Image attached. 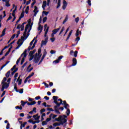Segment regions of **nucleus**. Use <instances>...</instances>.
I'll return each instance as SVG.
<instances>
[{
    "instance_id": "nucleus-36",
    "label": "nucleus",
    "mask_w": 129,
    "mask_h": 129,
    "mask_svg": "<svg viewBox=\"0 0 129 129\" xmlns=\"http://www.w3.org/2000/svg\"><path fill=\"white\" fill-rule=\"evenodd\" d=\"M46 111V109L43 108L40 110V113L41 114H42L43 112H45Z\"/></svg>"
},
{
    "instance_id": "nucleus-22",
    "label": "nucleus",
    "mask_w": 129,
    "mask_h": 129,
    "mask_svg": "<svg viewBox=\"0 0 129 129\" xmlns=\"http://www.w3.org/2000/svg\"><path fill=\"white\" fill-rule=\"evenodd\" d=\"M24 17H25V11H23L22 12V13L21 14V15H20L19 18H20V19L22 20V19H23V18H24Z\"/></svg>"
},
{
    "instance_id": "nucleus-10",
    "label": "nucleus",
    "mask_w": 129,
    "mask_h": 129,
    "mask_svg": "<svg viewBox=\"0 0 129 129\" xmlns=\"http://www.w3.org/2000/svg\"><path fill=\"white\" fill-rule=\"evenodd\" d=\"M2 84V86L5 87V89H8V88H9V86H10V83H4Z\"/></svg>"
},
{
    "instance_id": "nucleus-44",
    "label": "nucleus",
    "mask_w": 129,
    "mask_h": 129,
    "mask_svg": "<svg viewBox=\"0 0 129 129\" xmlns=\"http://www.w3.org/2000/svg\"><path fill=\"white\" fill-rule=\"evenodd\" d=\"M41 23H42V17L40 16V19H39V21L38 22V25H41Z\"/></svg>"
},
{
    "instance_id": "nucleus-15",
    "label": "nucleus",
    "mask_w": 129,
    "mask_h": 129,
    "mask_svg": "<svg viewBox=\"0 0 129 129\" xmlns=\"http://www.w3.org/2000/svg\"><path fill=\"white\" fill-rule=\"evenodd\" d=\"M63 118H62V120H63L64 123H66L67 122V116L66 115H63Z\"/></svg>"
},
{
    "instance_id": "nucleus-1",
    "label": "nucleus",
    "mask_w": 129,
    "mask_h": 129,
    "mask_svg": "<svg viewBox=\"0 0 129 129\" xmlns=\"http://www.w3.org/2000/svg\"><path fill=\"white\" fill-rule=\"evenodd\" d=\"M30 25H31V19H30V21L28 22V24H27L25 27L24 32L23 33L24 36H21V39H20L21 40L25 41V40H27L29 36H30V33L28 32L27 35V32H28V29L30 28Z\"/></svg>"
},
{
    "instance_id": "nucleus-53",
    "label": "nucleus",
    "mask_w": 129,
    "mask_h": 129,
    "mask_svg": "<svg viewBox=\"0 0 129 129\" xmlns=\"http://www.w3.org/2000/svg\"><path fill=\"white\" fill-rule=\"evenodd\" d=\"M63 57H64L63 55H60V56H59L58 57V60H59V61H61V59H62V58H63Z\"/></svg>"
},
{
    "instance_id": "nucleus-16",
    "label": "nucleus",
    "mask_w": 129,
    "mask_h": 129,
    "mask_svg": "<svg viewBox=\"0 0 129 129\" xmlns=\"http://www.w3.org/2000/svg\"><path fill=\"white\" fill-rule=\"evenodd\" d=\"M54 111L56 113H58V114H61V112L59 111V109L57 108V106H54Z\"/></svg>"
},
{
    "instance_id": "nucleus-47",
    "label": "nucleus",
    "mask_w": 129,
    "mask_h": 129,
    "mask_svg": "<svg viewBox=\"0 0 129 129\" xmlns=\"http://www.w3.org/2000/svg\"><path fill=\"white\" fill-rule=\"evenodd\" d=\"M19 93H20L21 94H22V93H24V89H21L20 91H19Z\"/></svg>"
},
{
    "instance_id": "nucleus-24",
    "label": "nucleus",
    "mask_w": 129,
    "mask_h": 129,
    "mask_svg": "<svg viewBox=\"0 0 129 129\" xmlns=\"http://www.w3.org/2000/svg\"><path fill=\"white\" fill-rule=\"evenodd\" d=\"M9 63H10V61H8L6 62V63L4 64L2 67H1V70H2V69L6 67V66H7V65H8V64H9Z\"/></svg>"
},
{
    "instance_id": "nucleus-42",
    "label": "nucleus",
    "mask_w": 129,
    "mask_h": 129,
    "mask_svg": "<svg viewBox=\"0 0 129 129\" xmlns=\"http://www.w3.org/2000/svg\"><path fill=\"white\" fill-rule=\"evenodd\" d=\"M59 62L60 61L59 60L56 59L53 61V63H55V64H58V63H59Z\"/></svg>"
},
{
    "instance_id": "nucleus-43",
    "label": "nucleus",
    "mask_w": 129,
    "mask_h": 129,
    "mask_svg": "<svg viewBox=\"0 0 129 129\" xmlns=\"http://www.w3.org/2000/svg\"><path fill=\"white\" fill-rule=\"evenodd\" d=\"M42 14H44L45 16H48L49 12L43 11Z\"/></svg>"
},
{
    "instance_id": "nucleus-5",
    "label": "nucleus",
    "mask_w": 129,
    "mask_h": 129,
    "mask_svg": "<svg viewBox=\"0 0 129 129\" xmlns=\"http://www.w3.org/2000/svg\"><path fill=\"white\" fill-rule=\"evenodd\" d=\"M22 40H21V39H19L18 40L17 42V44L18 45V46L16 47L15 50H18V49H19L20 47H21V46L23 45V43H24V42L23 41L22 42ZM20 42H21L20 44Z\"/></svg>"
},
{
    "instance_id": "nucleus-34",
    "label": "nucleus",
    "mask_w": 129,
    "mask_h": 129,
    "mask_svg": "<svg viewBox=\"0 0 129 129\" xmlns=\"http://www.w3.org/2000/svg\"><path fill=\"white\" fill-rule=\"evenodd\" d=\"M21 105L22 106H25V105H26V102H25L24 101L21 100Z\"/></svg>"
},
{
    "instance_id": "nucleus-19",
    "label": "nucleus",
    "mask_w": 129,
    "mask_h": 129,
    "mask_svg": "<svg viewBox=\"0 0 129 129\" xmlns=\"http://www.w3.org/2000/svg\"><path fill=\"white\" fill-rule=\"evenodd\" d=\"M48 32H49V27H48L46 29V30H45V32L44 34V38H47V34H48Z\"/></svg>"
},
{
    "instance_id": "nucleus-50",
    "label": "nucleus",
    "mask_w": 129,
    "mask_h": 129,
    "mask_svg": "<svg viewBox=\"0 0 129 129\" xmlns=\"http://www.w3.org/2000/svg\"><path fill=\"white\" fill-rule=\"evenodd\" d=\"M47 124V122L46 121H43L42 122V125H46Z\"/></svg>"
},
{
    "instance_id": "nucleus-56",
    "label": "nucleus",
    "mask_w": 129,
    "mask_h": 129,
    "mask_svg": "<svg viewBox=\"0 0 129 129\" xmlns=\"http://www.w3.org/2000/svg\"><path fill=\"white\" fill-rule=\"evenodd\" d=\"M55 121H62V120L61 119H60L59 117H58L57 118H56L55 119Z\"/></svg>"
},
{
    "instance_id": "nucleus-62",
    "label": "nucleus",
    "mask_w": 129,
    "mask_h": 129,
    "mask_svg": "<svg viewBox=\"0 0 129 129\" xmlns=\"http://www.w3.org/2000/svg\"><path fill=\"white\" fill-rule=\"evenodd\" d=\"M56 53V51L51 50L50 51V54H55Z\"/></svg>"
},
{
    "instance_id": "nucleus-2",
    "label": "nucleus",
    "mask_w": 129,
    "mask_h": 129,
    "mask_svg": "<svg viewBox=\"0 0 129 129\" xmlns=\"http://www.w3.org/2000/svg\"><path fill=\"white\" fill-rule=\"evenodd\" d=\"M52 99H53V102L56 104V106H56V108H58V107H60V105H61V104H63V103H58V96H53L52 97Z\"/></svg>"
},
{
    "instance_id": "nucleus-9",
    "label": "nucleus",
    "mask_w": 129,
    "mask_h": 129,
    "mask_svg": "<svg viewBox=\"0 0 129 129\" xmlns=\"http://www.w3.org/2000/svg\"><path fill=\"white\" fill-rule=\"evenodd\" d=\"M12 49H13V45H11L8 51L5 53V56H4L5 57H6V56H8V55H9V54H10V53L11 52V51L12 50Z\"/></svg>"
},
{
    "instance_id": "nucleus-28",
    "label": "nucleus",
    "mask_w": 129,
    "mask_h": 129,
    "mask_svg": "<svg viewBox=\"0 0 129 129\" xmlns=\"http://www.w3.org/2000/svg\"><path fill=\"white\" fill-rule=\"evenodd\" d=\"M46 55H47V51L46 50V49H44L43 51V55H42V57L45 58V57H46Z\"/></svg>"
},
{
    "instance_id": "nucleus-40",
    "label": "nucleus",
    "mask_w": 129,
    "mask_h": 129,
    "mask_svg": "<svg viewBox=\"0 0 129 129\" xmlns=\"http://www.w3.org/2000/svg\"><path fill=\"white\" fill-rule=\"evenodd\" d=\"M46 110L49 111H54V110L52 108H47Z\"/></svg>"
},
{
    "instance_id": "nucleus-55",
    "label": "nucleus",
    "mask_w": 129,
    "mask_h": 129,
    "mask_svg": "<svg viewBox=\"0 0 129 129\" xmlns=\"http://www.w3.org/2000/svg\"><path fill=\"white\" fill-rule=\"evenodd\" d=\"M22 79H20L19 81H18V85H21L22 84Z\"/></svg>"
},
{
    "instance_id": "nucleus-39",
    "label": "nucleus",
    "mask_w": 129,
    "mask_h": 129,
    "mask_svg": "<svg viewBox=\"0 0 129 129\" xmlns=\"http://www.w3.org/2000/svg\"><path fill=\"white\" fill-rule=\"evenodd\" d=\"M42 84H44V86H45L46 88H49V85H48V84L46 83L43 82Z\"/></svg>"
},
{
    "instance_id": "nucleus-12",
    "label": "nucleus",
    "mask_w": 129,
    "mask_h": 129,
    "mask_svg": "<svg viewBox=\"0 0 129 129\" xmlns=\"http://www.w3.org/2000/svg\"><path fill=\"white\" fill-rule=\"evenodd\" d=\"M41 56H42V54H41L40 56L38 57H34V60L35 63H38L39 61H40V58H41Z\"/></svg>"
},
{
    "instance_id": "nucleus-6",
    "label": "nucleus",
    "mask_w": 129,
    "mask_h": 129,
    "mask_svg": "<svg viewBox=\"0 0 129 129\" xmlns=\"http://www.w3.org/2000/svg\"><path fill=\"white\" fill-rule=\"evenodd\" d=\"M62 104H61L62 105H63L64 106V108L66 109H67V107H70V105H69V104H68V103H67V102H66V100H64L62 101Z\"/></svg>"
},
{
    "instance_id": "nucleus-49",
    "label": "nucleus",
    "mask_w": 129,
    "mask_h": 129,
    "mask_svg": "<svg viewBox=\"0 0 129 129\" xmlns=\"http://www.w3.org/2000/svg\"><path fill=\"white\" fill-rule=\"evenodd\" d=\"M61 6V3H60V2L57 3V6L56 7V9H59V8H60Z\"/></svg>"
},
{
    "instance_id": "nucleus-7",
    "label": "nucleus",
    "mask_w": 129,
    "mask_h": 129,
    "mask_svg": "<svg viewBox=\"0 0 129 129\" xmlns=\"http://www.w3.org/2000/svg\"><path fill=\"white\" fill-rule=\"evenodd\" d=\"M76 64H77V59H76V58L74 57L73 58V63L70 66V67H72V66H76Z\"/></svg>"
},
{
    "instance_id": "nucleus-25",
    "label": "nucleus",
    "mask_w": 129,
    "mask_h": 129,
    "mask_svg": "<svg viewBox=\"0 0 129 129\" xmlns=\"http://www.w3.org/2000/svg\"><path fill=\"white\" fill-rule=\"evenodd\" d=\"M18 70H19V68H17L14 71H13L11 73V75H12V76H13V75L15 74V73H16V72H17L18 71Z\"/></svg>"
},
{
    "instance_id": "nucleus-14",
    "label": "nucleus",
    "mask_w": 129,
    "mask_h": 129,
    "mask_svg": "<svg viewBox=\"0 0 129 129\" xmlns=\"http://www.w3.org/2000/svg\"><path fill=\"white\" fill-rule=\"evenodd\" d=\"M41 52H42V48L40 47L38 49V53H35V57H37V56H40V54H41Z\"/></svg>"
},
{
    "instance_id": "nucleus-45",
    "label": "nucleus",
    "mask_w": 129,
    "mask_h": 129,
    "mask_svg": "<svg viewBox=\"0 0 129 129\" xmlns=\"http://www.w3.org/2000/svg\"><path fill=\"white\" fill-rule=\"evenodd\" d=\"M47 17H45L43 18V23H46V22H47Z\"/></svg>"
},
{
    "instance_id": "nucleus-33",
    "label": "nucleus",
    "mask_w": 129,
    "mask_h": 129,
    "mask_svg": "<svg viewBox=\"0 0 129 129\" xmlns=\"http://www.w3.org/2000/svg\"><path fill=\"white\" fill-rule=\"evenodd\" d=\"M21 56L17 59L16 61V65H19V63H20V61H21Z\"/></svg>"
},
{
    "instance_id": "nucleus-11",
    "label": "nucleus",
    "mask_w": 129,
    "mask_h": 129,
    "mask_svg": "<svg viewBox=\"0 0 129 129\" xmlns=\"http://www.w3.org/2000/svg\"><path fill=\"white\" fill-rule=\"evenodd\" d=\"M66 8H67V2H66V1H65V0H63V5H62V9L66 10Z\"/></svg>"
},
{
    "instance_id": "nucleus-3",
    "label": "nucleus",
    "mask_w": 129,
    "mask_h": 129,
    "mask_svg": "<svg viewBox=\"0 0 129 129\" xmlns=\"http://www.w3.org/2000/svg\"><path fill=\"white\" fill-rule=\"evenodd\" d=\"M23 55V57L22 58L21 62V65H23L24 64V62H25V58L27 57V49H25L23 53L21 55V57Z\"/></svg>"
},
{
    "instance_id": "nucleus-30",
    "label": "nucleus",
    "mask_w": 129,
    "mask_h": 129,
    "mask_svg": "<svg viewBox=\"0 0 129 129\" xmlns=\"http://www.w3.org/2000/svg\"><path fill=\"white\" fill-rule=\"evenodd\" d=\"M67 21H68V15H66V18L63 20L62 24H64L66 23V22H67Z\"/></svg>"
},
{
    "instance_id": "nucleus-59",
    "label": "nucleus",
    "mask_w": 129,
    "mask_h": 129,
    "mask_svg": "<svg viewBox=\"0 0 129 129\" xmlns=\"http://www.w3.org/2000/svg\"><path fill=\"white\" fill-rule=\"evenodd\" d=\"M32 111L33 112H37V108L34 107Z\"/></svg>"
},
{
    "instance_id": "nucleus-13",
    "label": "nucleus",
    "mask_w": 129,
    "mask_h": 129,
    "mask_svg": "<svg viewBox=\"0 0 129 129\" xmlns=\"http://www.w3.org/2000/svg\"><path fill=\"white\" fill-rule=\"evenodd\" d=\"M60 29H61V26H59L58 28L55 29L52 31L53 34H56L58 33V31H59Z\"/></svg>"
},
{
    "instance_id": "nucleus-29",
    "label": "nucleus",
    "mask_w": 129,
    "mask_h": 129,
    "mask_svg": "<svg viewBox=\"0 0 129 129\" xmlns=\"http://www.w3.org/2000/svg\"><path fill=\"white\" fill-rule=\"evenodd\" d=\"M11 74V71H9L6 74V76L7 78H9L10 77V74Z\"/></svg>"
},
{
    "instance_id": "nucleus-61",
    "label": "nucleus",
    "mask_w": 129,
    "mask_h": 129,
    "mask_svg": "<svg viewBox=\"0 0 129 129\" xmlns=\"http://www.w3.org/2000/svg\"><path fill=\"white\" fill-rule=\"evenodd\" d=\"M44 99H45L46 100H49V99H50V98L47 96H45L44 97Z\"/></svg>"
},
{
    "instance_id": "nucleus-51",
    "label": "nucleus",
    "mask_w": 129,
    "mask_h": 129,
    "mask_svg": "<svg viewBox=\"0 0 129 129\" xmlns=\"http://www.w3.org/2000/svg\"><path fill=\"white\" fill-rule=\"evenodd\" d=\"M36 4V1H34L32 4H31V8H34V6Z\"/></svg>"
},
{
    "instance_id": "nucleus-31",
    "label": "nucleus",
    "mask_w": 129,
    "mask_h": 129,
    "mask_svg": "<svg viewBox=\"0 0 129 129\" xmlns=\"http://www.w3.org/2000/svg\"><path fill=\"white\" fill-rule=\"evenodd\" d=\"M6 7H11V4H10V1H7V2H6Z\"/></svg>"
},
{
    "instance_id": "nucleus-20",
    "label": "nucleus",
    "mask_w": 129,
    "mask_h": 129,
    "mask_svg": "<svg viewBox=\"0 0 129 129\" xmlns=\"http://www.w3.org/2000/svg\"><path fill=\"white\" fill-rule=\"evenodd\" d=\"M38 31H40V33H42V31H43V26L39 25L38 28Z\"/></svg>"
},
{
    "instance_id": "nucleus-46",
    "label": "nucleus",
    "mask_w": 129,
    "mask_h": 129,
    "mask_svg": "<svg viewBox=\"0 0 129 129\" xmlns=\"http://www.w3.org/2000/svg\"><path fill=\"white\" fill-rule=\"evenodd\" d=\"M51 120H52V118H47L46 119V122H49V121H50Z\"/></svg>"
},
{
    "instance_id": "nucleus-21",
    "label": "nucleus",
    "mask_w": 129,
    "mask_h": 129,
    "mask_svg": "<svg viewBox=\"0 0 129 129\" xmlns=\"http://www.w3.org/2000/svg\"><path fill=\"white\" fill-rule=\"evenodd\" d=\"M67 111L66 112V113H67V115L68 116H69V115H70V109L68 108V107H67Z\"/></svg>"
},
{
    "instance_id": "nucleus-52",
    "label": "nucleus",
    "mask_w": 129,
    "mask_h": 129,
    "mask_svg": "<svg viewBox=\"0 0 129 129\" xmlns=\"http://www.w3.org/2000/svg\"><path fill=\"white\" fill-rule=\"evenodd\" d=\"M73 32V30H71V31L70 32V33H69V34L68 35L69 37H71V35H72Z\"/></svg>"
},
{
    "instance_id": "nucleus-63",
    "label": "nucleus",
    "mask_w": 129,
    "mask_h": 129,
    "mask_svg": "<svg viewBox=\"0 0 129 129\" xmlns=\"http://www.w3.org/2000/svg\"><path fill=\"white\" fill-rule=\"evenodd\" d=\"M55 37H52L50 38V41H51V42H54L55 41Z\"/></svg>"
},
{
    "instance_id": "nucleus-35",
    "label": "nucleus",
    "mask_w": 129,
    "mask_h": 129,
    "mask_svg": "<svg viewBox=\"0 0 129 129\" xmlns=\"http://www.w3.org/2000/svg\"><path fill=\"white\" fill-rule=\"evenodd\" d=\"M6 81H7V78L4 77L3 80L2 81V84L5 83Z\"/></svg>"
},
{
    "instance_id": "nucleus-54",
    "label": "nucleus",
    "mask_w": 129,
    "mask_h": 129,
    "mask_svg": "<svg viewBox=\"0 0 129 129\" xmlns=\"http://www.w3.org/2000/svg\"><path fill=\"white\" fill-rule=\"evenodd\" d=\"M87 4L89 5V6H91V0H88Z\"/></svg>"
},
{
    "instance_id": "nucleus-60",
    "label": "nucleus",
    "mask_w": 129,
    "mask_h": 129,
    "mask_svg": "<svg viewBox=\"0 0 129 129\" xmlns=\"http://www.w3.org/2000/svg\"><path fill=\"white\" fill-rule=\"evenodd\" d=\"M35 99L36 100H39V99H41V97L40 96H37L35 98Z\"/></svg>"
},
{
    "instance_id": "nucleus-64",
    "label": "nucleus",
    "mask_w": 129,
    "mask_h": 129,
    "mask_svg": "<svg viewBox=\"0 0 129 129\" xmlns=\"http://www.w3.org/2000/svg\"><path fill=\"white\" fill-rule=\"evenodd\" d=\"M7 129H10V123H8L6 126Z\"/></svg>"
},
{
    "instance_id": "nucleus-4",
    "label": "nucleus",
    "mask_w": 129,
    "mask_h": 129,
    "mask_svg": "<svg viewBox=\"0 0 129 129\" xmlns=\"http://www.w3.org/2000/svg\"><path fill=\"white\" fill-rule=\"evenodd\" d=\"M44 40L41 41V47H43V46L47 45V43H48V37L45 38Z\"/></svg>"
},
{
    "instance_id": "nucleus-37",
    "label": "nucleus",
    "mask_w": 129,
    "mask_h": 129,
    "mask_svg": "<svg viewBox=\"0 0 129 129\" xmlns=\"http://www.w3.org/2000/svg\"><path fill=\"white\" fill-rule=\"evenodd\" d=\"M74 53V57H77V54H78V51L77 50H76Z\"/></svg>"
},
{
    "instance_id": "nucleus-32",
    "label": "nucleus",
    "mask_w": 129,
    "mask_h": 129,
    "mask_svg": "<svg viewBox=\"0 0 129 129\" xmlns=\"http://www.w3.org/2000/svg\"><path fill=\"white\" fill-rule=\"evenodd\" d=\"M35 75V73H32L31 75H29V76H28L27 78L28 79H30V78H31V77H32V76H34V75Z\"/></svg>"
},
{
    "instance_id": "nucleus-27",
    "label": "nucleus",
    "mask_w": 129,
    "mask_h": 129,
    "mask_svg": "<svg viewBox=\"0 0 129 129\" xmlns=\"http://www.w3.org/2000/svg\"><path fill=\"white\" fill-rule=\"evenodd\" d=\"M46 6H47V1H44L43 2V5L42 6V8H46Z\"/></svg>"
},
{
    "instance_id": "nucleus-17",
    "label": "nucleus",
    "mask_w": 129,
    "mask_h": 129,
    "mask_svg": "<svg viewBox=\"0 0 129 129\" xmlns=\"http://www.w3.org/2000/svg\"><path fill=\"white\" fill-rule=\"evenodd\" d=\"M35 53H36V49H34L32 51H31L29 52V55H30V56H34V54H35Z\"/></svg>"
},
{
    "instance_id": "nucleus-8",
    "label": "nucleus",
    "mask_w": 129,
    "mask_h": 129,
    "mask_svg": "<svg viewBox=\"0 0 129 129\" xmlns=\"http://www.w3.org/2000/svg\"><path fill=\"white\" fill-rule=\"evenodd\" d=\"M34 13V17H36L38 13H39V11L38 10V7L37 6H34V10L33 11Z\"/></svg>"
},
{
    "instance_id": "nucleus-23",
    "label": "nucleus",
    "mask_w": 129,
    "mask_h": 129,
    "mask_svg": "<svg viewBox=\"0 0 129 129\" xmlns=\"http://www.w3.org/2000/svg\"><path fill=\"white\" fill-rule=\"evenodd\" d=\"M7 30V28H5L2 31V34L1 35V37H4L5 35H6V31Z\"/></svg>"
},
{
    "instance_id": "nucleus-58",
    "label": "nucleus",
    "mask_w": 129,
    "mask_h": 129,
    "mask_svg": "<svg viewBox=\"0 0 129 129\" xmlns=\"http://www.w3.org/2000/svg\"><path fill=\"white\" fill-rule=\"evenodd\" d=\"M75 22L76 23H78V22H79V17H77L76 19H75Z\"/></svg>"
},
{
    "instance_id": "nucleus-38",
    "label": "nucleus",
    "mask_w": 129,
    "mask_h": 129,
    "mask_svg": "<svg viewBox=\"0 0 129 129\" xmlns=\"http://www.w3.org/2000/svg\"><path fill=\"white\" fill-rule=\"evenodd\" d=\"M79 36V29L77 30L76 33V37H78Z\"/></svg>"
},
{
    "instance_id": "nucleus-18",
    "label": "nucleus",
    "mask_w": 129,
    "mask_h": 129,
    "mask_svg": "<svg viewBox=\"0 0 129 129\" xmlns=\"http://www.w3.org/2000/svg\"><path fill=\"white\" fill-rule=\"evenodd\" d=\"M21 28H25V26L24 25V24H22L21 25V24L18 25V26L17 27L16 29L19 30V29H21Z\"/></svg>"
},
{
    "instance_id": "nucleus-57",
    "label": "nucleus",
    "mask_w": 129,
    "mask_h": 129,
    "mask_svg": "<svg viewBox=\"0 0 129 129\" xmlns=\"http://www.w3.org/2000/svg\"><path fill=\"white\" fill-rule=\"evenodd\" d=\"M15 37H16V34H14L11 37V40H14L15 39Z\"/></svg>"
},
{
    "instance_id": "nucleus-41",
    "label": "nucleus",
    "mask_w": 129,
    "mask_h": 129,
    "mask_svg": "<svg viewBox=\"0 0 129 129\" xmlns=\"http://www.w3.org/2000/svg\"><path fill=\"white\" fill-rule=\"evenodd\" d=\"M26 124H27V122H24V123L21 124L20 126H22V127H25V126H26Z\"/></svg>"
},
{
    "instance_id": "nucleus-26",
    "label": "nucleus",
    "mask_w": 129,
    "mask_h": 129,
    "mask_svg": "<svg viewBox=\"0 0 129 129\" xmlns=\"http://www.w3.org/2000/svg\"><path fill=\"white\" fill-rule=\"evenodd\" d=\"M14 89L16 92H19V90H18V87H17V83L14 84Z\"/></svg>"
},
{
    "instance_id": "nucleus-48",
    "label": "nucleus",
    "mask_w": 129,
    "mask_h": 129,
    "mask_svg": "<svg viewBox=\"0 0 129 129\" xmlns=\"http://www.w3.org/2000/svg\"><path fill=\"white\" fill-rule=\"evenodd\" d=\"M80 37H77L76 38L75 41H76V42H77V43H78V42L80 41Z\"/></svg>"
}]
</instances>
